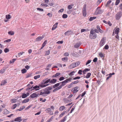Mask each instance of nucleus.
<instances>
[{
    "label": "nucleus",
    "mask_w": 122,
    "mask_h": 122,
    "mask_svg": "<svg viewBox=\"0 0 122 122\" xmlns=\"http://www.w3.org/2000/svg\"><path fill=\"white\" fill-rule=\"evenodd\" d=\"M97 36V34L94 32V30L92 29L91 30L89 35L90 38L92 39H94L96 38Z\"/></svg>",
    "instance_id": "obj_1"
},
{
    "label": "nucleus",
    "mask_w": 122,
    "mask_h": 122,
    "mask_svg": "<svg viewBox=\"0 0 122 122\" xmlns=\"http://www.w3.org/2000/svg\"><path fill=\"white\" fill-rule=\"evenodd\" d=\"M122 16V13L121 11L118 12L116 15L115 18L116 20H118Z\"/></svg>",
    "instance_id": "obj_2"
},
{
    "label": "nucleus",
    "mask_w": 122,
    "mask_h": 122,
    "mask_svg": "<svg viewBox=\"0 0 122 122\" xmlns=\"http://www.w3.org/2000/svg\"><path fill=\"white\" fill-rule=\"evenodd\" d=\"M50 93V91H48L47 90H46V89H43L41 90V91L40 93V95H41L46 94H49Z\"/></svg>",
    "instance_id": "obj_3"
},
{
    "label": "nucleus",
    "mask_w": 122,
    "mask_h": 122,
    "mask_svg": "<svg viewBox=\"0 0 122 122\" xmlns=\"http://www.w3.org/2000/svg\"><path fill=\"white\" fill-rule=\"evenodd\" d=\"M103 12V11L101 10L99 7H98L96 9L95 12V14L96 15L101 14Z\"/></svg>",
    "instance_id": "obj_4"
},
{
    "label": "nucleus",
    "mask_w": 122,
    "mask_h": 122,
    "mask_svg": "<svg viewBox=\"0 0 122 122\" xmlns=\"http://www.w3.org/2000/svg\"><path fill=\"white\" fill-rule=\"evenodd\" d=\"M105 41L104 38H103L101 40L99 44L100 46L102 47L105 44Z\"/></svg>",
    "instance_id": "obj_5"
},
{
    "label": "nucleus",
    "mask_w": 122,
    "mask_h": 122,
    "mask_svg": "<svg viewBox=\"0 0 122 122\" xmlns=\"http://www.w3.org/2000/svg\"><path fill=\"white\" fill-rule=\"evenodd\" d=\"M82 13L83 16L85 17L86 15V6H84L83 8Z\"/></svg>",
    "instance_id": "obj_6"
},
{
    "label": "nucleus",
    "mask_w": 122,
    "mask_h": 122,
    "mask_svg": "<svg viewBox=\"0 0 122 122\" xmlns=\"http://www.w3.org/2000/svg\"><path fill=\"white\" fill-rule=\"evenodd\" d=\"M45 84L44 83V82H43V81H42L41 82V84L39 85L40 87V86L41 87H45L48 85H49L50 84Z\"/></svg>",
    "instance_id": "obj_7"
},
{
    "label": "nucleus",
    "mask_w": 122,
    "mask_h": 122,
    "mask_svg": "<svg viewBox=\"0 0 122 122\" xmlns=\"http://www.w3.org/2000/svg\"><path fill=\"white\" fill-rule=\"evenodd\" d=\"M38 96V94H36V92H34L31 95L30 97L32 98H34L37 97Z\"/></svg>",
    "instance_id": "obj_8"
},
{
    "label": "nucleus",
    "mask_w": 122,
    "mask_h": 122,
    "mask_svg": "<svg viewBox=\"0 0 122 122\" xmlns=\"http://www.w3.org/2000/svg\"><path fill=\"white\" fill-rule=\"evenodd\" d=\"M22 120V117H18L15 118L14 120L15 121L18 122H20Z\"/></svg>",
    "instance_id": "obj_9"
},
{
    "label": "nucleus",
    "mask_w": 122,
    "mask_h": 122,
    "mask_svg": "<svg viewBox=\"0 0 122 122\" xmlns=\"http://www.w3.org/2000/svg\"><path fill=\"white\" fill-rule=\"evenodd\" d=\"M59 83H60V84L61 83V84L59 86L60 89H61L62 88V86H64L65 85L66 83L65 80L63 81L59 82Z\"/></svg>",
    "instance_id": "obj_10"
},
{
    "label": "nucleus",
    "mask_w": 122,
    "mask_h": 122,
    "mask_svg": "<svg viewBox=\"0 0 122 122\" xmlns=\"http://www.w3.org/2000/svg\"><path fill=\"white\" fill-rule=\"evenodd\" d=\"M119 30L120 29L119 28H116L114 29L113 31L114 32L115 34L117 35L118 34Z\"/></svg>",
    "instance_id": "obj_11"
},
{
    "label": "nucleus",
    "mask_w": 122,
    "mask_h": 122,
    "mask_svg": "<svg viewBox=\"0 0 122 122\" xmlns=\"http://www.w3.org/2000/svg\"><path fill=\"white\" fill-rule=\"evenodd\" d=\"M44 36L43 35L42 36H39L36 39L35 41V42L41 41L42 39L44 38Z\"/></svg>",
    "instance_id": "obj_12"
},
{
    "label": "nucleus",
    "mask_w": 122,
    "mask_h": 122,
    "mask_svg": "<svg viewBox=\"0 0 122 122\" xmlns=\"http://www.w3.org/2000/svg\"><path fill=\"white\" fill-rule=\"evenodd\" d=\"M72 34V32L70 30H69L67 31L64 34L65 35L69 36L70 35Z\"/></svg>",
    "instance_id": "obj_13"
},
{
    "label": "nucleus",
    "mask_w": 122,
    "mask_h": 122,
    "mask_svg": "<svg viewBox=\"0 0 122 122\" xmlns=\"http://www.w3.org/2000/svg\"><path fill=\"white\" fill-rule=\"evenodd\" d=\"M71 55L74 57H77L79 55L75 51H73Z\"/></svg>",
    "instance_id": "obj_14"
},
{
    "label": "nucleus",
    "mask_w": 122,
    "mask_h": 122,
    "mask_svg": "<svg viewBox=\"0 0 122 122\" xmlns=\"http://www.w3.org/2000/svg\"><path fill=\"white\" fill-rule=\"evenodd\" d=\"M50 79H48L47 78L44 79L42 80L43 82H44V83L45 84L49 82L50 83Z\"/></svg>",
    "instance_id": "obj_15"
},
{
    "label": "nucleus",
    "mask_w": 122,
    "mask_h": 122,
    "mask_svg": "<svg viewBox=\"0 0 122 122\" xmlns=\"http://www.w3.org/2000/svg\"><path fill=\"white\" fill-rule=\"evenodd\" d=\"M40 86H38L37 85H36L35 86L33 87V89L31 90V91L33 90L34 89H35L36 90H38L40 89Z\"/></svg>",
    "instance_id": "obj_16"
},
{
    "label": "nucleus",
    "mask_w": 122,
    "mask_h": 122,
    "mask_svg": "<svg viewBox=\"0 0 122 122\" xmlns=\"http://www.w3.org/2000/svg\"><path fill=\"white\" fill-rule=\"evenodd\" d=\"M91 75V73H90V72L88 73L87 74L86 76H84L83 77L84 78H86L87 79L88 78H89L90 77Z\"/></svg>",
    "instance_id": "obj_17"
},
{
    "label": "nucleus",
    "mask_w": 122,
    "mask_h": 122,
    "mask_svg": "<svg viewBox=\"0 0 122 122\" xmlns=\"http://www.w3.org/2000/svg\"><path fill=\"white\" fill-rule=\"evenodd\" d=\"M76 67V66L74 63H72L69 66V68L70 69Z\"/></svg>",
    "instance_id": "obj_18"
},
{
    "label": "nucleus",
    "mask_w": 122,
    "mask_h": 122,
    "mask_svg": "<svg viewBox=\"0 0 122 122\" xmlns=\"http://www.w3.org/2000/svg\"><path fill=\"white\" fill-rule=\"evenodd\" d=\"M97 28L98 30L99 31V32L101 33H103V31L100 29V26H97Z\"/></svg>",
    "instance_id": "obj_19"
},
{
    "label": "nucleus",
    "mask_w": 122,
    "mask_h": 122,
    "mask_svg": "<svg viewBox=\"0 0 122 122\" xmlns=\"http://www.w3.org/2000/svg\"><path fill=\"white\" fill-rule=\"evenodd\" d=\"M57 81V80L56 79H53L51 80H50V83L53 84L55 83Z\"/></svg>",
    "instance_id": "obj_20"
},
{
    "label": "nucleus",
    "mask_w": 122,
    "mask_h": 122,
    "mask_svg": "<svg viewBox=\"0 0 122 122\" xmlns=\"http://www.w3.org/2000/svg\"><path fill=\"white\" fill-rule=\"evenodd\" d=\"M6 70V68L5 67H4L3 68L0 70V73H3L5 72Z\"/></svg>",
    "instance_id": "obj_21"
},
{
    "label": "nucleus",
    "mask_w": 122,
    "mask_h": 122,
    "mask_svg": "<svg viewBox=\"0 0 122 122\" xmlns=\"http://www.w3.org/2000/svg\"><path fill=\"white\" fill-rule=\"evenodd\" d=\"M78 88V87H74V90L73 91V92L75 93L77 92L78 91V90L77 89Z\"/></svg>",
    "instance_id": "obj_22"
},
{
    "label": "nucleus",
    "mask_w": 122,
    "mask_h": 122,
    "mask_svg": "<svg viewBox=\"0 0 122 122\" xmlns=\"http://www.w3.org/2000/svg\"><path fill=\"white\" fill-rule=\"evenodd\" d=\"M89 30L88 28H86L85 29H82L81 30V32L82 33L85 31H88Z\"/></svg>",
    "instance_id": "obj_23"
},
{
    "label": "nucleus",
    "mask_w": 122,
    "mask_h": 122,
    "mask_svg": "<svg viewBox=\"0 0 122 122\" xmlns=\"http://www.w3.org/2000/svg\"><path fill=\"white\" fill-rule=\"evenodd\" d=\"M72 80V78H70L68 79L65 80V81L66 83H68L69 82H71V80Z\"/></svg>",
    "instance_id": "obj_24"
},
{
    "label": "nucleus",
    "mask_w": 122,
    "mask_h": 122,
    "mask_svg": "<svg viewBox=\"0 0 122 122\" xmlns=\"http://www.w3.org/2000/svg\"><path fill=\"white\" fill-rule=\"evenodd\" d=\"M7 83L6 81L5 80H4L2 81L0 83V85L2 86L5 84Z\"/></svg>",
    "instance_id": "obj_25"
},
{
    "label": "nucleus",
    "mask_w": 122,
    "mask_h": 122,
    "mask_svg": "<svg viewBox=\"0 0 122 122\" xmlns=\"http://www.w3.org/2000/svg\"><path fill=\"white\" fill-rule=\"evenodd\" d=\"M67 117L66 116H65L63 117V119H62L60 121L61 122H65L66 120V119L67 118Z\"/></svg>",
    "instance_id": "obj_26"
},
{
    "label": "nucleus",
    "mask_w": 122,
    "mask_h": 122,
    "mask_svg": "<svg viewBox=\"0 0 122 122\" xmlns=\"http://www.w3.org/2000/svg\"><path fill=\"white\" fill-rule=\"evenodd\" d=\"M67 117L66 116H65L63 117V119H62L60 121L61 122H65L66 120V119L67 118Z\"/></svg>",
    "instance_id": "obj_27"
},
{
    "label": "nucleus",
    "mask_w": 122,
    "mask_h": 122,
    "mask_svg": "<svg viewBox=\"0 0 122 122\" xmlns=\"http://www.w3.org/2000/svg\"><path fill=\"white\" fill-rule=\"evenodd\" d=\"M29 101V98H27V99H25L24 100L22 101V103H25Z\"/></svg>",
    "instance_id": "obj_28"
},
{
    "label": "nucleus",
    "mask_w": 122,
    "mask_h": 122,
    "mask_svg": "<svg viewBox=\"0 0 122 122\" xmlns=\"http://www.w3.org/2000/svg\"><path fill=\"white\" fill-rule=\"evenodd\" d=\"M27 86H28V87L27 89V90H30V89L31 90L33 89V86H32L31 87V86L30 85V84H28Z\"/></svg>",
    "instance_id": "obj_29"
},
{
    "label": "nucleus",
    "mask_w": 122,
    "mask_h": 122,
    "mask_svg": "<svg viewBox=\"0 0 122 122\" xmlns=\"http://www.w3.org/2000/svg\"><path fill=\"white\" fill-rule=\"evenodd\" d=\"M61 74V73L59 72L56 73L55 74L53 75L52 76V77H56L59 76Z\"/></svg>",
    "instance_id": "obj_30"
},
{
    "label": "nucleus",
    "mask_w": 122,
    "mask_h": 122,
    "mask_svg": "<svg viewBox=\"0 0 122 122\" xmlns=\"http://www.w3.org/2000/svg\"><path fill=\"white\" fill-rule=\"evenodd\" d=\"M8 33L9 35L12 36L14 35V32L12 31H10L8 32Z\"/></svg>",
    "instance_id": "obj_31"
},
{
    "label": "nucleus",
    "mask_w": 122,
    "mask_h": 122,
    "mask_svg": "<svg viewBox=\"0 0 122 122\" xmlns=\"http://www.w3.org/2000/svg\"><path fill=\"white\" fill-rule=\"evenodd\" d=\"M62 60L64 62H66L68 60V58L67 57H65L62 59Z\"/></svg>",
    "instance_id": "obj_32"
},
{
    "label": "nucleus",
    "mask_w": 122,
    "mask_h": 122,
    "mask_svg": "<svg viewBox=\"0 0 122 122\" xmlns=\"http://www.w3.org/2000/svg\"><path fill=\"white\" fill-rule=\"evenodd\" d=\"M60 84V83H57L53 86V87L54 88H55L56 87H57Z\"/></svg>",
    "instance_id": "obj_33"
},
{
    "label": "nucleus",
    "mask_w": 122,
    "mask_h": 122,
    "mask_svg": "<svg viewBox=\"0 0 122 122\" xmlns=\"http://www.w3.org/2000/svg\"><path fill=\"white\" fill-rule=\"evenodd\" d=\"M66 111H64L63 112L61 113L59 115V117H61L63 116V115L66 113Z\"/></svg>",
    "instance_id": "obj_34"
},
{
    "label": "nucleus",
    "mask_w": 122,
    "mask_h": 122,
    "mask_svg": "<svg viewBox=\"0 0 122 122\" xmlns=\"http://www.w3.org/2000/svg\"><path fill=\"white\" fill-rule=\"evenodd\" d=\"M28 95H27L26 94L23 93L22 96V98H25Z\"/></svg>",
    "instance_id": "obj_35"
},
{
    "label": "nucleus",
    "mask_w": 122,
    "mask_h": 122,
    "mask_svg": "<svg viewBox=\"0 0 122 122\" xmlns=\"http://www.w3.org/2000/svg\"><path fill=\"white\" fill-rule=\"evenodd\" d=\"M96 18V17L95 16L93 17H91L89 19L90 21H92L93 20L95 19Z\"/></svg>",
    "instance_id": "obj_36"
},
{
    "label": "nucleus",
    "mask_w": 122,
    "mask_h": 122,
    "mask_svg": "<svg viewBox=\"0 0 122 122\" xmlns=\"http://www.w3.org/2000/svg\"><path fill=\"white\" fill-rule=\"evenodd\" d=\"M80 44L79 43H77L74 46V47L76 48H77L79 47L80 46Z\"/></svg>",
    "instance_id": "obj_37"
},
{
    "label": "nucleus",
    "mask_w": 122,
    "mask_h": 122,
    "mask_svg": "<svg viewBox=\"0 0 122 122\" xmlns=\"http://www.w3.org/2000/svg\"><path fill=\"white\" fill-rule=\"evenodd\" d=\"M65 108V107L62 106L60 107L59 109V110L61 111H62Z\"/></svg>",
    "instance_id": "obj_38"
},
{
    "label": "nucleus",
    "mask_w": 122,
    "mask_h": 122,
    "mask_svg": "<svg viewBox=\"0 0 122 122\" xmlns=\"http://www.w3.org/2000/svg\"><path fill=\"white\" fill-rule=\"evenodd\" d=\"M11 18V16L9 15H6V18L7 19H9Z\"/></svg>",
    "instance_id": "obj_39"
},
{
    "label": "nucleus",
    "mask_w": 122,
    "mask_h": 122,
    "mask_svg": "<svg viewBox=\"0 0 122 122\" xmlns=\"http://www.w3.org/2000/svg\"><path fill=\"white\" fill-rule=\"evenodd\" d=\"M74 63L75 64V65L76 66V67L79 66L80 65V61H78Z\"/></svg>",
    "instance_id": "obj_40"
},
{
    "label": "nucleus",
    "mask_w": 122,
    "mask_h": 122,
    "mask_svg": "<svg viewBox=\"0 0 122 122\" xmlns=\"http://www.w3.org/2000/svg\"><path fill=\"white\" fill-rule=\"evenodd\" d=\"M75 71H72L71 73H70L69 74V75L70 76H71L74 75V74L75 73Z\"/></svg>",
    "instance_id": "obj_41"
},
{
    "label": "nucleus",
    "mask_w": 122,
    "mask_h": 122,
    "mask_svg": "<svg viewBox=\"0 0 122 122\" xmlns=\"http://www.w3.org/2000/svg\"><path fill=\"white\" fill-rule=\"evenodd\" d=\"M21 71L22 73H24L26 72L27 70L25 69H24L21 70Z\"/></svg>",
    "instance_id": "obj_42"
},
{
    "label": "nucleus",
    "mask_w": 122,
    "mask_h": 122,
    "mask_svg": "<svg viewBox=\"0 0 122 122\" xmlns=\"http://www.w3.org/2000/svg\"><path fill=\"white\" fill-rule=\"evenodd\" d=\"M40 77V75H38L36 76H35L34 77V78L35 79H36L38 78H39Z\"/></svg>",
    "instance_id": "obj_43"
},
{
    "label": "nucleus",
    "mask_w": 122,
    "mask_h": 122,
    "mask_svg": "<svg viewBox=\"0 0 122 122\" xmlns=\"http://www.w3.org/2000/svg\"><path fill=\"white\" fill-rule=\"evenodd\" d=\"M57 25H54L52 27L51 30H54L57 27Z\"/></svg>",
    "instance_id": "obj_44"
},
{
    "label": "nucleus",
    "mask_w": 122,
    "mask_h": 122,
    "mask_svg": "<svg viewBox=\"0 0 122 122\" xmlns=\"http://www.w3.org/2000/svg\"><path fill=\"white\" fill-rule=\"evenodd\" d=\"M120 2V0H116L115 3V5H118Z\"/></svg>",
    "instance_id": "obj_45"
},
{
    "label": "nucleus",
    "mask_w": 122,
    "mask_h": 122,
    "mask_svg": "<svg viewBox=\"0 0 122 122\" xmlns=\"http://www.w3.org/2000/svg\"><path fill=\"white\" fill-rule=\"evenodd\" d=\"M15 59H13L11 61H10V63H13L16 60Z\"/></svg>",
    "instance_id": "obj_46"
},
{
    "label": "nucleus",
    "mask_w": 122,
    "mask_h": 122,
    "mask_svg": "<svg viewBox=\"0 0 122 122\" xmlns=\"http://www.w3.org/2000/svg\"><path fill=\"white\" fill-rule=\"evenodd\" d=\"M62 17L63 18H66L68 16L66 14H64L63 15Z\"/></svg>",
    "instance_id": "obj_47"
},
{
    "label": "nucleus",
    "mask_w": 122,
    "mask_h": 122,
    "mask_svg": "<svg viewBox=\"0 0 122 122\" xmlns=\"http://www.w3.org/2000/svg\"><path fill=\"white\" fill-rule=\"evenodd\" d=\"M50 53V51L49 50L46 51L45 53V55L47 56L49 55Z\"/></svg>",
    "instance_id": "obj_48"
},
{
    "label": "nucleus",
    "mask_w": 122,
    "mask_h": 122,
    "mask_svg": "<svg viewBox=\"0 0 122 122\" xmlns=\"http://www.w3.org/2000/svg\"><path fill=\"white\" fill-rule=\"evenodd\" d=\"M17 100L15 99H13L11 100L12 101L11 102L12 103H15L16 102Z\"/></svg>",
    "instance_id": "obj_49"
},
{
    "label": "nucleus",
    "mask_w": 122,
    "mask_h": 122,
    "mask_svg": "<svg viewBox=\"0 0 122 122\" xmlns=\"http://www.w3.org/2000/svg\"><path fill=\"white\" fill-rule=\"evenodd\" d=\"M52 89V87H51L49 86L47 87L46 88V90H48V91H49L50 90H51Z\"/></svg>",
    "instance_id": "obj_50"
},
{
    "label": "nucleus",
    "mask_w": 122,
    "mask_h": 122,
    "mask_svg": "<svg viewBox=\"0 0 122 122\" xmlns=\"http://www.w3.org/2000/svg\"><path fill=\"white\" fill-rule=\"evenodd\" d=\"M79 82L78 80H76L73 82L71 83L73 85V84H76L77 83Z\"/></svg>",
    "instance_id": "obj_51"
},
{
    "label": "nucleus",
    "mask_w": 122,
    "mask_h": 122,
    "mask_svg": "<svg viewBox=\"0 0 122 122\" xmlns=\"http://www.w3.org/2000/svg\"><path fill=\"white\" fill-rule=\"evenodd\" d=\"M9 51V49L7 48H5L4 50V51L5 53H7Z\"/></svg>",
    "instance_id": "obj_52"
},
{
    "label": "nucleus",
    "mask_w": 122,
    "mask_h": 122,
    "mask_svg": "<svg viewBox=\"0 0 122 122\" xmlns=\"http://www.w3.org/2000/svg\"><path fill=\"white\" fill-rule=\"evenodd\" d=\"M72 5H69L68 6L67 8L69 10H70L72 8Z\"/></svg>",
    "instance_id": "obj_53"
},
{
    "label": "nucleus",
    "mask_w": 122,
    "mask_h": 122,
    "mask_svg": "<svg viewBox=\"0 0 122 122\" xmlns=\"http://www.w3.org/2000/svg\"><path fill=\"white\" fill-rule=\"evenodd\" d=\"M60 89L59 87H57V88H56L55 89H54V90H53V92H55V91H57L59 89Z\"/></svg>",
    "instance_id": "obj_54"
},
{
    "label": "nucleus",
    "mask_w": 122,
    "mask_h": 122,
    "mask_svg": "<svg viewBox=\"0 0 122 122\" xmlns=\"http://www.w3.org/2000/svg\"><path fill=\"white\" fill-rule=\"evenodd\" d=\"M111 2V0H109L107 2V4L106 5V6H108V5H109Z\"/></svg>",
    "instance_id": "obj_55"
},
{
    "label": "nucleus",
    "mask_w": 122,
    "mask_h": 122,
    "mask_svg": "<svg viewBox=\"0 0 122 122\" xmlns=\"http://www.w3.org/2000/svg\"><path fill=\"white\" fill-rule=\"evenodd\" d=\"M47 41H45L42 44V46L43 47H44L46 44Z\"/></svg>",
    "instance_id": "obj_56"
},
{
    "label": "nucleus",
    "mask_w": 122,
    "mask_h": 122,
    "mask_svg": "<svg viewBox=\"0 0 122 122\" xmlns=\"http://www.w3.org/2000/svg\"><path fill=\"white\" fill-rule=\"evenodd\" d=\"M11 41V40L10 39H8L4 41V42H9Z\"/></svg>",
    "instance_id": "obj_57"
},
{
    "label": "nucleus",
    "mask_w": 122,
    "mask_h": 122,
    "mask_svg": "<svg viewBox=\"0 0 122 122\" xmlns=\"http://www.w3.org/2000/svg\"><path fill=\"white\" fill-rule=\"evenodd\" d=\"M37 10H38L40 11H44L43 9H41L40 8H37Z\"/></svg>",
    "instance_id": "obj_58"
},
{
    "label": "nucleus",
    "mask_w": 122,
    "mask_h": 122,
    "mask_svg": "<svg viewBox=\"0 0 122 122\" xmlns=\"http://www.w3.org/2000/svg\"><path fill=\"white\" fill-rule=\"evenodd\" d=\"M50 111H51V109L50 108H48L46 109V111L47 113L49 112Z\"/></svg>",
    "instance_id": "obj_59"
},
{
    "label": "nucleus",
    "mask_w": 122,
    "mask_h": 122,
    "mask_svg": "<svg viewBox=\"0 0 122 122\" xmlns=\"http://www.w3.org/2000/svg\"><path fill=\"white\" fill-rule=\"evenodd\" d=\"M99 56L101 57V58L103 57H104L103 54L102 53H99Z\"/></svg>",
    "instance_id": "obj_60"
},
{
    "label": "nucleus",
    "mask_w": 122,
    "mask_h": 122,
    "mask_svg": "<svg viewBox=\"0 0 122 122\" xmlns=\"http://www.w3.org/2000/svg\"><path fill=\"white\" fill-rule=\"evenodd\" d=\"M115 74V73L114 72H113L112 73H110L109 75V76L110 77V78L111 76L112 75H114Z\"/></svg>",
    "instance_id": "obj_61"
},
{
    "label": "nucleus",
    "mask_w": 122,
    "mask_h": 122,
    "mask_svg": "<svg viewBox=\"0 0 122 122\" xmlns=\"http://www.w3.org/2000/svg\"><path fill=\"white\" fill-rule=\"evenodd\" d=\"M63 41H58L56 42V43L58 44H62L63 43Z\"/></svg>",
    "instance_id": "obj_62"
},
{
    "label": "nucleus",
    "mask_w": 122,
    "mask_h": 122,
    "mask_svg": "<svg viewBox=\"0 0 122 122\" xmlns=\"http://www.w3.org/2000/svg\"><path fill=\"white\" fill-rule=\"evenodd\" d=\"M17 106L16 104H14L12 107V109H15L16 107Z\"/></svg>",
    "instance_id": "obj_63"
},
{
    "label": "nucleus",
    "mask_w": 122,
    "mask_h": 122,
    "mask_svg": "<svg viewBox=\"0 0 122 122\" xmlns=\"http://www.w3.org/2000/svg\"><path fill=\"white\" fill-rule=\"evenodd\" d=\"M109 48V46L107 45H106L104 47V48L106 49L107 50Z\"/></svg>",
    "instance_id": "obj_64"
}]
</instances>
